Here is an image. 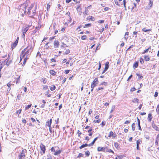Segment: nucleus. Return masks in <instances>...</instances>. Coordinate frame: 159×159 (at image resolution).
Here are the masks:
<instances>
[{
    "instance_id": "nucleus-5",
    "label": "nucleus",
    "mask_w": 159,
    "mask_h": 159,
    "mask_svg": "<svg viewBox=\"0 0 159 159\" xmlns=\"http://www.w3.org/2000/svg\"><path fill=\"white\" fill-rule=\"evenodd\" d=\"M99 82L98 78H95L92 83L91 85V88H94L98 84Z\"/></svg>"
},
{
    "instance_id": "nucleus-31",
    "label": "nucleus",
    "mask_w": 159,
    "mask_h": 159,
    "mask_svg": "<svg viewBox=\"0 0 159 159\" xmlns=\"http://www.w3.org/2000/svg\"><path fill=\"white\" fill-rule=\"evenodd\" d=\"M151 48V46H150L147 49H145L143 51V52H142V54H144L145 53H147L148 51Z\"/></svg>"
},
{
    "instance_id": "nucleus-61",
    "label": "nucleus",
    "mask_w": 159,
    "mask_h": 159,
    "mask_svg": "<svg viewBox=\"0 0 159 159\" xmlns=\"http://www.w3.org/2000/svg\"><path fill=\"white\" fill-rule=\"evenodd\" d=\"M77 132L78 136L80 137V135L82 134L81 132L79 130H78Z\"/></svg>"
},
{
    "instance_id": "nucleus-36",
    "label": "nucleus",
    "mask_w": 159,
    "mask_h": 159,
    "mask_svg": "<svg viewBox=\"0 0 159 159\" xmlns=\"http://www.w3.org/2000/svg\"><path fill=\"white\" fill-rule=\"evenodd\" d=\"M135 127L136 126L135 124L134 123H133L131 125L132 129L133 131H134L135 130Z\"/></svg>"
},
{
    "instance_id": "nucleus-20",
    "label": "nucleus",
    "mask_w": 159,
    "mask_h": 159,
    "mask_svg": "<svg viewBox=\"0 0 159 159\" xmlns=\"http://www.w3.org/2000/svg\"><path fill=\"white\" fill-rule=\"evenodd\" d=\"M105 149H106V151H105L106 152H111L113 154H114V151L112 150L111 149H109L107 147H105Z\"/></svg>"
},
{
    "instance_id": "nucleus-48",
    "label": "nucleus",
    "mask_w": 159,
    "mask_h": 159,
    "mask_svg": "<svg viewBox=\"0 0 159 159\" xmlns=\"http://www.w3.org/2000/svg\"><path fill=\"white\" fill-rule=\"evenodd\" d=\"M129 35V32H126L125 33V39L127 40L128 38V36Z\"/></svg>"
},
{
    "instance_id": "nucleus-24",
    "label": "nucleus",
    "mask_w": 159,
    "mask_h": 159,
    "mask_svg": "<svg viewBox=\"0 0 159 159\" xmlns=\"http://www.w3.org/2000/svg\"><path fill=\"white\" fill-rule=\"evenodd\" d=\"M149 2L148 4V7H149V9L151 8L153 6V1H152L151 0H149Z\"/></svg>"
},
{
    "instance_id": "nucleus-60",
    "label": "nucleus",
    "mask_w": 159,
    "mask_h": 159,
    "mask_svg": "<svg viewBox=\"0 0 159 159\" xmlns=\"http://www.w3.org/2000/svg\"><path fill=\"white\" fill-rule=\"evenodd\" d=\"M51 62H56V60L55 58H53L51 59Z\"/></svg>"
},
{
    "instance_id": "nucleus-55",
    "label": "nucleus",
    "mask_w": 159,
    "mask_h": 159,
    "mask_svg": "<svg viewBox=\"0 0 159 159\" xmlns=\"http://www.w3.org/2000/svg\"><path fill=\"white\" fill-rule=\"evenodd\" d=\"M51 5H49V4H48L47 6V11H49L50 7Z\"/></svg>"
},
{
    "instance_id": "nucleus-12",
    "label": "nucleus",
    "mask_w": 159,
    "mask_h": 159,
    "mask_svg": "<svg viewBox=\"0 0 159 159\" xmlns=\"http://www.w3.org/2000/svg\"><path fill=\"white\" fill-rule=\"evenodd\" d=\"M86 20L89 21L90 20L91 21H93L95 20V18L94 17H93L92 16H89L87 17L86 18Z\"/></svg>"
},
{
    "instance_id": "nucleus-17",
    "label": "nucleus",
    "mask_w": 159,
    "mask_h": 159,
    "mask_svg": "<svg viewBox=\"0 0 159 159\" xmlns=\"http://www.w3.org/2000/svg\"><path fill=\"white\" fill-rule=\"evenodd\" d=\"M152 128L156 131H159V127L158 126L155 124H153L152 125Z\"/></svg>"
},
{
    "instance_id": "nucleus-3",
    "label": "nucleus",
    "mask_w": 159,
    "mask_h": 159,
    "mask_svg": "<svg viewBox=\"0 0 159 159\" xmlns=\"http://www.w3.org/2000/svg\"><path fill=\"white\" fill-rule=\"evenodd\" d=\"M34 5L32 4L30 7L28 9L29 15L31 16H33L36 13V10L33 9Z\"/></svg>"
},
{
    "instance_id": "nucleus-52",
    "label": "nucleus",
    "mask_w": 159,
    "mask_h": 159,
    "mask_svg": "<svg viewBox=\"0 0 159 159\" xmlns=\"http://www.w3.org/2000/svg\"><path fill=\"white\" fill-rule=\"evenodd\" d=\"M115 109V106H113L111 108V110L110 111V114L111 113L113 112V111H114Z\"/></svg>"
},
{
    "instance_id": "nucleus-43",
    "label": "nucleus",
    "mask_w": 159,
    "mask_h": 159,
    "mask_svg": "<svg viewBox=\"0 0 159 159\" xmlns=\"http://www.w3.org/2000/svg\"><path fill=\"white\" fill-rule=\"evenodd\" d=\"M136 75L138 77V78L139 80H141L143 78V76L142 75H140L139 74L137 73Z\"/></svg>"
},
{
    "instance_id": "nucleus-22",
    "label": "nucleus",
    "mask_w": 159,
    "mask_h": 159,
    "mask_svg": "<svg viewBox=\"0 0 159 159\" xmlns=\"http://www.w3.org/2000/svg\"><path fill=\"white\" fill-rule=\"evenodd\" d=\"M152 118V114L151 113H149L148 115V121L149 122L151 121Z\"/></svg>"
},
{
    "instance_id": "nucleus-50",
    "label": "nucleus",
    "mask_w": 159,
    "mask_h": 159,
    "mask_svg": "<svg viewBox=\"0 0 159 159\" xmlns=\"http://www.w3.org/2000/svg\"><path fill=\"white\" fill-rule=\"evenodd\" d=\"M87 39L86 35H83L81 37V39L83 40H85Z\"/></svg>"
},
{
    "instance_id": "nucleus-8",
    "label": "nucleus",
    "mask_w": 159,
    "mask_h": 159,
    "mask_svg": "<svg viewBox=\"0 0 159 159\" xmlns=\"http://www.w3.org/2000/svg\"><path fill=\"white\" fill-rule=\"evenodd\" d=\"M30 27L29 26H28L24 29L22 30V36L23 37H24L25 36V35L27 31L28 30Z\"/></svg>"
},
{
    "instance_id": "nucleus-58",
    "label": "nucleus",
    "mask_w": 159,
    "mask_h": 159,
    "mask_svg": "<svg viewBox=\"0 0 159 159\" xmlns=\"http://www.w3.org/2000/svg\"><path fill=\"white\" fill-rule=\"evenodd\" d=\"M133 34L134 35H135V37L136 38L137 37V34H138V32L136 31H134L133 32Z\"/></svg>"
},
{
    "instance_id": "nucleus-14",
    "label": "nucleus",
    "mask_w": 159,
    "mask_h": 159,
    "mask_svg": "<svg viewBox=\"0 0 159 159\" xmlns=\"http://www.w3.org/2000/svg\"><path fill=\"white\" fill-rule=\"evenodd\" d=\"M105 147H98L97 148V151L98 152H100L102 151L104 152H105Z\"/></svg>"
},
{
    "instance_id": "nucleus-7",
    "label": "nucleus",
    "mask_w": 159,
    "mask_h": 159,
    "mask_svg": "<svg viewBox=\"0 0 159 159\" xmlns=\"http://www.w3.org/2000/svg\"><path fill=\"white\" fill-rule=\"evenodd\" d=\"M112 137V138L115 139L117 137V135L115 133H114L113 131H111L109 132V134L108 135V137L110 138Z\"/></svg>"
},
{
    "instance_id": "nucleus-63",
    "label": "nucleus",
    "mask_w": 159,
    "mask_h": 159,
    "mask_svg": "<svg viewBox=\"0 0 159 159\" xmlns=\"http://www.w3.org/2000/svg\"><path fill=\"white\" fill-rule=\"evenodd\" d=\"M156 111L158 113L159 112V104L157 106Z\"/></svg>"
},
{
    "instance_id": "nucleus-42",
    "label": "nucleus",
    "mask_w": 159,
    "mask_h": 159,
    "mask_svg": "<svg viewBox=\"0 0 159 159\" xmlns=\"http://www.w3.org/2000/svg\"><path fill=\"white\" fill-rule=\"evenodd\" d=\"M139 99L137 98H136L132 100V102L134 103H138L139 102Z\"/></svg>"
},
{
    "instance_id": "nucleus-56",
    "label": "nucleus",
    "mask_w": 159,
    "mask_h": 159,
    "mask_svg": "<svg viewBox=\"0 0 159 159\" xmlns=\"http://www.w3.org/2000/svg\"><path fill=\"white\" fill-rule=\"evenodd\" d=\"M61 48H65L67 47V46L64 43H62V45H61Z\"/></svg>"
},
{
    "instance_id": "nucleus-26",
    "label": "nucleus",
    "mask_w": 159,
    "mask_h": 159,
    "mask_svg": "<svg viewBox=\"0 0 159 159\" xmlns=\"http://www.w3.org/2000/svg\"><path fill=\"white\" fill-rule=\"evenodd\" d=\"M49 73L51 75L53 76H55L56 74V72L53 70H50Z\"/></svg>"
},
{
    "instance_id": "nucleus-39",
    "label": "nucleus",
    "mask_w": 159,
    "mask_h": 159,
    "mask_svg": "<svg viewBox=\"0 0 159 159\" xmlns=\"http://www.w3.org/2000/svg\"><path fill=\"white\" fill-rule=\"evenodd\" d=\"M84 155L81 153H79L78 156L77 157V158H80L81 157H84Z\"/></svg>"
},
{
    "instance_id": "nucleus-44",
    "label": "nucleus",
    "mask_w": 159,
    "mask_h": 159,
    "mask_svg": "<svg viewBox=\"0 0 159 159\" xmlns=\"http://www.w3.org/2000/svg\"><path fill=\"white\" fill-rule=\"evenodd\" d=\"M56 88V87L55 85H52L50 87V89L51 91H52L54 90Z\"/></svg>"
},
{
    "instance_id": "nucleus-1",
    "label": "nucleus",
    "mask_w": 159,
    "mask_h": 159,
    "mask_svg": "<svg viewBox=\"0 0 159 159\" xmlns=\"http://www.w3.org/2000/svg\"><path fill=\"white\" fill-rule=\"evenodd\" d=\"M33 51V48L32 46L31 45H28L26 48L24 49L21 52L20 55V62L23 58H24L25 56L26 57H28L29 55H30L31 53Z\"/></svg>"
},
{
    "instance_id": "nucleus-64",
    "label": "nucleus",
    "mask_w": 159,
    "mask_h": 159,
    "mask_svg": "<svg viewBox=\"0 0 159 159\" xmlns=\"http://www.w3.org/2000/svg\"><path fill=\"white\" fill-rule=\"evenodd\" d=\"M48 89V85H45L43 87V89L44 90H47Z\"/></svg>"
},
{
    "instance_id": "nucleus-11",
    "label": "nucleus",
    "mask_w": 159,
    "mask_h": 159,
    "mask_svg": "<svg viewBox=\"0 0 159 159\" xmlns=\"http://www.w3.org/2000/svg\"><path fill=\"white\" fill-rule=\"evenodd\" d=\"M60 45L59 42L57 40H55L54 42V47L55 48H57Z\"/></svg>"
},
{
    "instance_id": "nucleus-57",
    "label": "nucleus",
    "mask_w": 159,
    "mask_h": 159,
    "mask_svg": "<svg viewBox=\"0 0 159 159\" xmlns=\"http://www.w3.org/2000/svg\"><path fill=\"white\" fill-rule=\"evenodd\" d=\"M21 111H22V110L21 109H20L16 111V113L17 114H19L21 113Z\"/></svg>"
},
{
    "instance_id": "nucleus-23",
    "label": "nucleus",
    "mask_w": 159,
    "mask_h": 159,
    "mask_svg": "<svg viewBox=\"0 0 159 159\" xmlns=\"http://www.w3.org/2000/svg\"><path fill=\"white\" fill-rule=\"evenodd\" d=\"M76 10H77L78 12H79L80 13H82V9L81 7V6L80 5H79L77 6V7L76 8Z\"/></svg>"
},
{
    "instance_id": "nucleus-19",
    "label": "nucleus",
    "mask_w": 159,
    "mask_h": 159,
    "mask_svg": "<svg viewBox=\"0 0 159 159\" xmlns=\"http://www.w3.org/2000/svg\"><path fill=\"white\" fill-rule=\"evenodd\" d=\"M143 57L145 61H148L150 60V57L149 55H145L143 56Z\"/></svg>"
},
{
    "instance_id": "nucleus-54",
    "label": "nucleus",
    "mask_w": 159,
    "mask_h": 159,
    "mask_svg": "<svg viewBox=\"0 0 159 159\" xmlns=\"http://www.w3.org/2000/svg\"><path fill=\"white\" fill-rule=\"evenodd\" d=\"M104 89V88L102 87H98L97 90V91H98L101 90H103Z\"/></svg>"
},
{
    "instance_id": "nucleus-10",
    "label": "nucleus",
    "mask_w": 159,
    "mask_h": 159,
    "mask_svg": "<svg viewBox=\"0 0 159 159\" xmlns=\"http://www.w3.org/2000/svg\"><path fill=\"white\" fill-rule=\"evenodd\" d=\"M142 142V141L140 139L136 141L137 147L136 148L138 150H140V148L139 147V144H141Z\"/></svg>"
},
{
    "instance_id": "nucleus-4",
    "label": "nucleus",
    "mask_w": 159,
    "mask_h": 159,
    "mask_svg": "<svg viewBox=\"0 0 159 159\" xmlns=\"http://www.w3.org/2000/svg\"><path fill=\"white\" fill-rule=\"evenodd\" d=\"M27 153V150L25 149H24L22 150L21 152L18 155L19 159H23L25 158L26 156V154Z\"/></svg>"
},
{
    "instance_id": "nucleus-49",
    "label": "nucleus",
    "mask_w": 159,
    "mask_h": 159,
    "mask_svg": "<svg viewBox=\"0 0 159 159\" xmlns=\"http://www.w3.org/2000/svg\"><path fill=\"white\" fill-rule=\"evenodd\" d=\"M107 83L105 81L102 82L100 84V85H104L105 86H107Z\"/></svg>"
},
{
    "instance_id": "nucleus-9",
    "label": "nucleus",
    "mask_w": 159,
    "mask_h": 159,
    "mask_svg": "<svg viewBox=\"0 0 159 159\" xmlns=\"http://www.w3.org/2000/svg\"><path fill=\"white\" fill-rule=\"evenodd\" d=\"M40 148L43 152V154H45L46 151L45 147L44 145L42 143H41L40 146Z\"/></svg>"
},
{
    "instance_id": "nucleus-59",
    "label": "nucleus",
    "mask_w": 159,
    "mask_h": 159,
    "mask_svg": "<svg viewBox=\"0 0 159 159\" xmlns=\"http://www.w3.org/2000/svg\"><path fill=\"white\" fill-rule=\"evenodd\" d=\"M104 22V20H100L98 21V23L99 24L103 23Z\"/></svg>"
},
{
    "instance_id": "nucleus-46",
    "label": "nucleus",
    "mask_w": 159,
    "mask_h": 159,
    "mask_svg": "<svg viewBox=\"0 0 159 159\" xmlns=\"http://www.w3.org/2000/svg\"><path fill=\"white\" fill-rule=\"evenodd\" d=\"M47 159H52V157L51 154L48 153L47 155Z\"/></svg>"
},
{
    "instance_id": "nucleus-15",
    "label": "nucleus",
    "mask_w": 159,
    "mask_h": 159,
    "mask_svg": "<svg viewBox=\"0 0 159 159\" xmlns=\"http://www.w3.org/2000/svg\"><path fill=\"white\" fill-rule=\"evenodd\" d=\"M87 146L90 147V146H91L90 144H88L87 143H85V144H82L79 147V148L80 149H81L82 148H84L86 147H87Z\"/></svg>"
},
{
    "instance_id": "nucleus-38",
    "label": "nucleus",
    "mask_w": 159,
    "mask_h": 159,
    "mask_svg": "<svg viewBox=\"0 0 159 159\" xmlns=\"http://www.w3.org/2000/svg\"><path fill=\"white\" fill-rule=\"evenodd\" d=\"M91 26V23H88L86 24H85L83 26V28H86L88 27H90Z\"/></svg>"
},
{
    "instance_id": "nucleus-34",
    "label": "nucleus",
    "mask_w": 159,
    "mask_h": 159,
    "mask_svg": "<svg viewBox=\"0 0 159 159\" xmlns=\"http://www.w3.org/2000/svg\"><path fill=\"white\" fill-rule=\"evenodd\" d=\"M85 154L86 157H89L90 155V152L89 150H87L85 152Z\"/></svg>"
},
{
    "instance_id": "nucleus-33",
    "label": "nucleus",
    "mask_w": 159,
    "mask_h": 159,
    "mask_svg": "<svg viewBox=\"0 0 159 159\" xmlns=\"http://www.w3.org/2000/svg\"><path fill=\"white\" fill-rule=\"evenodd\" d=\"M92 128H91L88 131V132L89 133V135L90 136H91L93 135V133L92 131Z\"/></svg>"
},
{
    "instance_id": "nucleus-41",
    "label": "nucleus",
    "mask_w": 159,
    "mask_h": 159,
    "mask_svg": "<svg viewBox=\"0 0 159 159\" xmlns=\"http://www.w3.org/2000/svg\"><path fill=\"white\" fill-rule=\"evenodd\" d=\"M114 146L117 149H119L120 148L118 143L116 142L114 143Z\"/></svg>"
},
{
    "instance_id": "nucleus-16",
    "label": "nucleus",
    "mask_w": 159,
    "mask_h": 159,
    "mask_svg": "<svg viewBox=\"0 0 159 159\" xmlns=\"http://www.w3.org/2000/svg\"><path fill=\"white\" fill-rule=\"evenodd\" d=\"M70 13L69 11L66 12V15L68 16V17L70 20H69L68 21V23L70 22L72 20L70 17Z\"/></svg>"
},
{
    "instance_id": "nucleus-51",
    "label": "nucleus",
    "mask_w": 159,
    "mask_h": 159,
    "mask_svg": "<svg viewBox=\"0 0 159 159\" xmlns=\"http://www.w3.org/2000/svg\"><path fill=\"white\" fill-rule=\"evenodd\" d=\"M139 61L142 64H143L144 63V60L142 57H140V58Z\"/></svg>"
},
{
    "instance_id": "nucleus-45",
    "label": "nucleus",
    "mask_w": 159,
    "mask_h": 159,
    "mask_svg": "<svg viewBox=\"0 0 159 159\" xmlns=\"http://www.w3.org/2000/svg\"><path fill=\"white\" fill-rule=\"evenodd\" d=\"M31 106H32L31 104H30L29 105H28L27 106L25 107V110H26L28 109L29 108L31 107Z\"/></svg>"
},
{
    "instance_id": "nucleus-6",
    "label": "nucleus",
    "mask_w": 159,
    "mask_h": 159,
    "mask_svg": "<svg viewBox=\"0 0 159 159\" xmlns=\"http://www.w3.org/2000/svg\"><path fill=\"white\" fill-rule=\"evenodd\" d=\"M19 40V37H17L16 40L14 42V43L11 45V48L12 49H13L15 48L16 46L17 45Z\"/></svg>"
},
{
    "instance_id": "nucleus-2",
    "label": "nucleus",
    "mask_w": 159,
    "mask_h": 159,
    "mask_svg": "<svg viewBox=\"0 0 159 159\" xmlns=\"http://www.w3.org/2000/svg\"><path fill=\"white\" fill-rule=\"evenodd\" d=\"M27 6V5H26V4H24L21 5L19 9L20 14L22 16H23L24 15L25 13Z\"/></svg>"
},
{
    "instance_id": "nucleus-32",
    "label": "nucleus",
    "mask_w": 159,
    "mask_h": 159,
    "mask_svg": "<svg viewBox=\"0 0 159 159\" xmlns=\"http://www.w3.org/2000/svg\"><path fill=\"white\" fill-rule=\"evenodd\" d=\"M109 62L108 61L106 62L105 64V67L104 68L105 69L108 70V69L109 68Z\"/></svg>"
},
{
    "instance_id": "nucleus-53",
    "label": "nucleus",
    "mask_w": 159,
    "mask_h": 159,
    "mask_svg": "<svg viewBox=\"0 0 159 159\" xmlns=\"http://www.w3.org/2000/svg\"><path fill=\"white\" fill-rule=\"evenodd\" d=\"M100 121H101V119H99L96 120H94L93 122L94 123H99L100 122Z\"/></svg>"
},
{
    "instance_id": "nucleus-40",
    "label": "nucleus",
    "mask_w": 159,
    "mask_h": 159,
    "mask_svg": "<svg viewBox=\"0 0 159 159\" xmlns=\"http://www.w3.org/2000/svg\"><path fill=\"white\" fill-rule=\"evenodd\" d=\"M70 52V50L69 49H67L66 50V51L65 52V53H63V54L64 55H66L69 54Z\"/></svg>"
},
{
    "instance_id": "nucleus-37",
    "label": "nucleus",
    "mask_w": 159,
    "mask_h": 159,
    "mask_svg": "<svg viewBox=\"0 0 159 159\" xmlns=\"http://www.w3.org/2000/svg\"><path fill=\"white\" fill-rule=\"evenodd\" d=\"M20 75H19L17 77V78L16 79V84H17L19 83L20 82Z\"/></svg>"
},
{
    "instance_id": "nucleus-13",
    "label": "nucleus",
    "mask_w": 159,
    "mask_h": 159,
    "mask_svg": "<svg viewBox=\"0 0 159 159\" xmlns=\"http://www.w3.org/2000/svg\"><path fill=\"white\" fill-rule=\"evenodd\" d=\"M52 122V119H51L47 121L46 123V126L48 127H51V124Z\"/></svg>"
},
{
    "instance_id": "nucleus-21",
    "label": "nucleus",
    "mask_w": 159,
    "mask_h": 159,
    "mask_svg": "<svg viewBox=\"0 0 159 159\" xmlns=\"http://www.w3.org/2000/svg\"><path fill=\"white\" fill-rule=\"evenodd\" d=\"M139 66V62L138 61H136L134 62L133 66V67L134 69H135L137 68Z\"/></svg>"
},
{
    "instance_id": "nucleus-25",
    "label": "nucleus",
    "mask_w": 159,
    "mask_h": 159,
    "mask_svg": "<svg viewBox=\"0 0 159 159\" xmlns=\"http://www.w3.org/2000/svg\"><path fill=\"white\" fill-rule=\"evenodd\" d=\"M61 152V150H58L55 151L54 153V155L55 156L58 155H60Z\"/></svg>"
},
{
    "instance_id": "nucleus-29",
    "label": "nucleus",
    "mask_w": 159,
    "mask_h": 159,
    "mask_svg": "<svg viewBox=\"0 0 159 159\" xmlns=\"http://www.w3.org/2000/svg\"><path fill=\"white\" fill-rule=\"evenodd\" d=\"M11 82V81H10L9 83H8L7 84V85L8 87V90L9 91H10V90L11 89V86L12 85ZM12 85H14V84H13Z\"/></svg>"
},
{
    "instance_id": "nucleus-30",
    "label": "nucleus",
    "mask_w": 159,
    "mask_h": 159,
    "mask_svg": "<svg viewBox=\"0 0 159 159\" xmlns=\"http://www.w3.org/2000/svg\"><path fill=\"white\" fill-rule=\"evenodd\" d=\"M98 137H96V138H95L92 141V142L90 143L91 146H93L94 144L95 141L97 140V139H98Z\"/></svg>"
},
{
    "instance_id": "nucleus-18",
    "label": "nucleus",
    "mask_w": 159,
    "mask_h": 159,
    "mask_svg": "<svg viewBox=\"0 0 159 159\" xmlns=\"http://www.w3.org/2000/svg\"><path fill=\"white\" fill-rule=\"evenodd\" d=\"M133 6L131 9V11L133 12H135L137 11V9L136 8V5L135 3L134 4Z\"/></svg>"
},
{
    "instance_id": "nucleus-35",
    "label": "nucleus",
    "mask_w": 159,
    "mask_h": 159,
    "mask_svg": "<svg viewBox=\"0 0 159 159\" xmlns=\"http://www.w3.org/2000/svg\"><path fill=\"white\" fill-rule=\"evenodd\" d=\"M29 59V57H26L24 60L22 66H24L27 60Z\"/></svg>"
},
{
    "instance_id": "nucleus-28",
    "label": "nucleus",
    "mask_w": 159,
    "mask_h": 159,
    "mask_svg": "<svg viewBox=\"0 0 159 159\" xmlns=\"http://www.w3.org/2000/svg\"><path fill=\"white\" fill-rule=\"evenodd\" d=\"M50 91L48 90L46 92L45 94L46 96L48 97H50L51 96V94L50 93Z\"/></svg>"
},
{
    "instance_id": "nucleus-62",
    "label": "nucleus",
    "mask_w": 159,
    "mask_h": 159,
    "mask_svg": "<svg viewBox=\"0 0 159 159\" xmlns=\"http://www.w3.org/2000/svg\"><path fill=\"white\" fill-rule=\"evenodd\" d=\"M130 120H126L124 124H129L130 123Z\"/></svg>"
},
{
    "instance_id": "nucleus-47",
    "label": "nucleus",
    "mask_w": 159,
    "mask_h": 159,
    "mask_svg": "<svg viewBox=\"0 0 159 159\" xmlns=\"http://www.w3.org/2000/svg\"><path fill=\"white\" fill-rule=\"evenodd\" d=\"M142 31L144 32H147L148 31H150L151 30L150 29H147L146 28H144L142 30Z\"/></svg>"
},
{
    "instance_id": "nucleus-27",
    "label": "nucleus",
    "mask_w": 159,
    "mask_h": 159,
    "mask_svg": "<svg viewBox=\"0 0 159 159\" xmlns=\"http://www.w3.org/2000/svg\"><path fill=\"white\" fill-rule=\"evenodd\" d=\"M41 81L42 82L43 84H45L47 82V79L44 77L42 78L41 80Z\"/></svg>"
}]
</instances>
